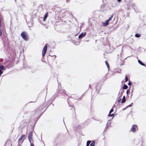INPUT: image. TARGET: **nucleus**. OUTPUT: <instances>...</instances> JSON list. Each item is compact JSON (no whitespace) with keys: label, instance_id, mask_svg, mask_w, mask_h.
<instances>
[{"label":"nucleus","instance_id":"obj_30","mask_svg":"<svg viewBox=\"0 0 146 146\" xmlns=\"http://www.w3.org/2000/svg\"><path fill=\"white\" fill-rule=\"evenodd\" d=\"M3 72L2 71L0 70V76L2 74Z\"/></svg>","mask_w":146,"mask_h":146},{"label":"nucleus","instance_id":"obj_43","mask_svg":"<svg viewBox=\"0 0 146 146\" xmlns=\"http://www.w3.org/2000/svg\"><path fill=\"white\" fill-rule=\"evenodd\" d=\"M55 56V58L56 57V56L55 55H54Z\"/></svg>","mask_w":146,"mask_h":146},{"label":"nucleus","instance_id":"obj_13","mask_svg":"<svg viewBox=\"0 0 146 146\" xmlns=\"http://www.w3.org/2000/svg\"><path fill=\"white\" fill-rule=\"evenodd\" d=\"M128 88V86L126 84H124L123 87V89H126Z\"/></svg>","mask_w":146,"mask_h":146},{"label":"nucleus","instance_id":"obj_5","mask_svg":"<svg viewBox=\"0 0 146 146\" xmlns=\"http://www.w3.org/2000/svg\"><path fill=\"white\" fill-rule=\"evenodd\" d=\"M137 126L136 125H133L131 129V131L133 132H135L136 131L135 127H137Z\"/></svg>","mask_w":146,"mask_h":146},{"label":"nucleus","instance_id":"obj_10","mask_svg":"<svg viewBox=\"0 0 146 146\" xmlns=\"http://www.w3.org/2000/svg\"><path fill=\"white\" fill-rule=\"evenodd\" d=\"M33 133L32 132H30L28 136V139L32 138Z\"/></svg>","mask_w":146,"mask_h":146},{"label":"nucleus","instance_id":"obj_17","mask_svg":"<svg viewBox=\"0 0 146 146\" xmlns=\"http://www.w3.org/2000/svg\"><path fill=\"white\" fill-rule=\"evenodd\" d=\"M91 143V141H90V140L88 141H87V143H86V146H89V145L90 144V143Z\"/></svg>","mask_w":146,"mask_h":146},{"label":"nucleus","instance_id":"obj_40","mask_svg":"<svg viewBox=\"0 0 146 146\" xmlns=\"http://www.w3.org/2000/svg\"><path fill=\"white\" fill-rule=\"evenodd\" d=\"M95 88H96V89L97 88H96V87H95Z\"/></svg>","mask_w":146,"mask_h":146},{"label":"nucleus","instance_id":"obj_39","mask_svg":"<svg viewBox=\"0 0 146 146\" xmlns=\"http://www.w3.org/2000/svg\"><path fill=\"white\" fill-rule=\"evenodd\" d=\"M89 88H91V85H90V84L89 85Z\"/></svg>","mask_w":146,"mask_h":146},{"label":"nucleus","instance_id":"obj_8","mask_svg":"<svg viewBox=\"0 0 146 146\" xmlns=\"http://www.w3.org/2000/svg\"><path fill=\"white\" fill-rule=\"evenodd\" d=\"M123 90L122 89L120 90L119 92V94L118 95L119 96V97H121L122 96L123 93Z\"/></svg>","mask_w":146,"mask_h":146},{"label":"nucleus","instance_id":"obj_29","mask_svg":"<svg viewBox=\"0 0 146 146\" xmlns=\"http://www.w3.org/2000/svg\"><path fill=\"white\" fill-rule=\"evenodd\" d=\"M46 19V17H44V18H43V21H45Z\"/></svg>","mask_w":146,"mask_h":146},{"label":"nucleus","instance_id":"obj_9","mask_svg":"<svg viewBox=\"0 0 146 146\" xmlns=\"http://www.w3.org/2000/svg\"><path fill=\"white\" fill-rule=\"evenodd\" d=\"M138 63L141 65L143 66H146V65L145 66V64L143 63L141 60H138Z\"/></svg>","mask_w":146,"mask_h":146},{"label":"nucleus","instance_id":"obj_15","mask_svg":"<svg viewBox=\"0 0 146 146\" xmlns=\"http://www.w3.org/2000/svg\"><path fill=\"white\" fill-rule=\"evenodd\" d=\"M110 124V123H109V125H108V123H107V124H106V126L105 127V128L104 129V131H106L108 127L109 126V125Z\"/></svg>","mask_w":146,"mask_h":146},{"label":"nucleus","instance_id":"obj_2","mask_svg":"<svg viewBox=\"0 0 146 146\" xmlns=\"http://www.w3.org/2000/svg\"><path fill=\"white\" fill-rule=\"evenodd\" d=\"M21 36L24 40H27L28 34L26 32H22L21 34Z\"/></svg>","mask_w":146,"mask_h":146},{"label":"nucleus","instance_id":"obj_37","mask_svg":"<svg viewBox=\"0 0 146 146\" xmlns=\"http://www.w3.org/2000/svg\"><path fill=\"white\" fill-rule=\"evenodd\" d=\"M127 108H126V107L125 108L123 109V110H125Z\"/></svg>","mask_w":146,"mask_h":146},{"label":"nucleus","instance_id":"obj_28","mask_svg":"<svg viewBox=\"0 0 146 146\" xmlns=\"http://www.w3.org/2000/svg\"><path fill=\"white\" fill-rule=\"evenodd\" d=\"M128 81V78H127V77L126 76L125 77V82H127Z\"/></svg>","mask_w":146,"mask_h":146},{"label":"nucleus","instance_id":"obj_19","mask_svg":"<svg viewBox=\"0 0 146 146\" xmlns=\"http://www.w3.org/2000/svg\"><path fill=\"white\" fill-rule=\"evenodd\" d=\"M4 66L3 65L0 66V70L1 71L4 69Z\"/></svg>","mask_w":146,"mask_h":146},{"label":"nucleus","instance_id":"obj_32","mask_svg":"<svg viewBox=\"0 0 146 146\" xmlns=\"http://www.w3.org/2000/svg\"><path fill=\"white\" fill-rule=\"evenodd\" d=\"M129 90H127V92H126V94H128L129 93Z\"/></svg>","mask_w":146,"mask_h":146},{"label":"nucleus","instance_id":"obj_38","mask_svg":"<svg viewBox=\"0 0 146 146\" xmlns=\"http://www.w3.org/2000/svg\"><path fill=\"white\" fill-rule=\"evenodd\" d=\"M121 99H120V100H118V102H119L120 101H121Z\"/></svg>","mask_w":146,"mask_h":146},{"label":"nucleus","instance_id":"obj_1","mask_svg":"<svg viewBox=\"0 0 146 146\" xmlns=\"http://www.w3.org/2000/svg\"><path fill=\"white\" fill-rule=\"evenodd\" d=\"M57 91L58 94L59 95H62L65 97L66 96H67V94H65L66 92L64 90L60 88L58 89Z\"/></svg>","mask_w":146,"mask_h":146},{"label":"nucleus","instance_id":"obj_6","mask_svg":"<svg viewBox=\"0 0 146 146\" xmlns=\"http://www.w3.org/2000/svg\"><path fill=\"white\" fill-rule=\"evenodd\" d=\"M122 51V48L121 49V52L120 53V54H117V58L118 60H121V54Z\"/></svg>","mask_w":146,"mask_h":146},{"label":"nucleus","instance_id":"obj_33","mask_svg":"<svg viewBox=\"0 0 146 146\" xmlns=\"http://www.w3.org/2000/svg\"><path fill=\"white\" fill-rule=\"evenodd\" d=\"M131 84L130 82H129L128 84L129 85V86H130V85H131Z\"/></svg>","mask_w":146,"mask_h":146},{"label":"nucleus","instance_id":"obj_21","mask_svg":"<svg viewBox=\"0 0 146 146\" xmlns=\"http://www.w3.org/2000/svg\"><path fill=\"white\" fill-rule=\"evenodd\" d=\"M95 146V142L94 141H93L90 144V146Z\"/></svg>","mask_w":146,"mask_h":146},{"label":"nucleus","instance_id":"obj_12","mask_svg":"<svg viewBox=\"0 0 146 146\" xmlns=\"http://www.w3.org/2000/svg\"><path fill=\"white\" fill-rule=\"evenodd\" d=\"M125 102V96H123V98H122V100L121 101V103H124Z\"/></svg>","mask_w":146,"mask_h":146},{"label":"nucleus","instance_id":"obj_18","mask_svg":"<svg viewBox=\"0 0 146 146\" xmlns=\"http://www.w3.org/2000/svg\"><path fill=\"white\" fill-rule=\"evenodd\" d=\"M141 36V35L137 33L135 35V36L137 38Z\"/></svg>","mask_w":146,"mask_h":146},{"label":"nucleus","instance_id":"obj_14","mask_svg":"<svg viewBox=\"0 0 146 146\" xmlns=\"http://www.w3.org/2000/svg\"><path fill=\"white\" fill-rule=\"evenodd\" d=\"M113 14H112L111 15V16L109 18V19H108L107 20L109 22V21H110L111 20L112 18H113Z\"/></svg>","mask_w":146,"mask_h":146},{"label":"nucleus","instance_id":"obj_25","mask_svg":"<svg viewBox=\"0 0 146 146\" xmlns=\"http://www.w3.org/2000/svg\"><path fill=\"white\" fill-rule=\"evenodd\" d=\"M95 120L99 121L100 123H102V122L103 121L102 120H97V119L96 120V119H95Z\"/></svg>","mask_w":146,"mask_h":146},{"label":"nucleus","instance_id":"obj_27","mask_svg":"<svg viewBox=\"0 0 146 146\" xmlns=\"http://www.w3.org/2000/svg\"><path fill=\"white\" fill-rule=\"evenodd\" d=\"M113 108H112L110 111L109 113H111L112 112H113Z\"/></svg>","mask_w":146,"mask_h":146},{"label":"nucleus","instance_id":"obj_24","mask_svg":"<svg viewBox=\"0 0 146 146\" xmlns=\"http://www.w3.org/2000/svg\"><path fill=\"white\" fill-rule=\"evenodd\" d=\"M48 16V13H46L44 15V17H45L46 18Z\"/></svg>","mask_w":146,"mask_h":146},{"label":"nucleus","instance_id":"obj_41","mask_svg":"<svg viewBox=\"0 0 146 146\" xmlns=\"http://www.w3.org/2000/svg\"><path fill=\"white\" fill-rule=\"evenodd\" d=\"M52 104V106H54V104Z\"/></svg>","mask_w":146,"mask_h":146},{"label":"nucleus","instance_id":"obj_3","mask_svg":"<svg viewBox=\"0 0 146 146\" xmlns=\"http://www.w3.org/2000/svg\"><path fill=\"white\" fill-rule=\"evenodd\" d=\"M47 44H46L44 47L42 51V56L43 57L45 55L47 50Z\"/></svg>","mask_w":146,"mask_h":146},{"label":"nucleus","instance_id":"obj_35","mask_svg":"<svg viewBox=\"0 0 146 146\" xmlns=\"http://www.w3.org/2000/svg\"><path fill=\"white\" fill-rule=\"evenodd\" d=\"M31 146H34L33 143L30 144Z\"/></svg>","mask_w":146,"mask_h":146},{"label":"nucleus","instance_id":"obj_34","mask_svg":"<svg viewBox=\"0 0 146 146\" xmlns=\"http://www.w3.org/2000/svg\"><path fill=\"white\" fill-rule=\"evenodd\" d=\"M3 60V59L2 58L0 59V62H2Z\"/></svg>","mask_w":146,"mask_h":146},{"label":"nucleus","instance_id":"obj_11","mask_svg":"<svg viewBox=\"0 0 146 146\" xmlns=\"http://www.w3.org/2000/svg\"><path fill=\"white\" fill-rule=\"evenodd\" d=\"M25 136V135H21V137L19 139V140H18V142H19L21 141L22 140V139H23V138H24Z\"/></svg>","mask_w":146,"mask_h":146},{"label":"nucleus","instance_id":"obj_20","mask_svg":"<svg viewBox=\"0 0 146 146\" xmlns=\"http://www.w3.org/2000/svg\"><path fill=\"white\" fill-rule=\"evenodd\" d=\"M105 63L106 64L107 66V67L108 68V69H109V64L108 63V62L107 61H105Z\"/></svg>","mask_w":146,"mask_h":146},{"label":"nucleus","instance_id":"obj_23","mask_svg":"<svg viewBox=\"0 0 146 146\" xmlns=\"http://www.w3.org/2000/svg\"><path fill=\"white\" fill-rule=\"evenodd\" d=\"M114 115V114H111L109 113L108 115V116L109 117H112Z\"/></svg>","mask_w":146,"mask_h":146},{"label":"nucleus","instance_id":"obj_16","mask_svg":"<svg viewBox=\"0 0 146 146\" xmlns=\"http://www.w3.org/2000/svg\"><path fill=\"white\" fill-rule=\"evenodd\" d=\"M29 140L30 143V144L33 143V140L32 138L28 139Z\"/></svg>","mask_w":146,"mask_h":146},{"label":"nucleus","instance_id":"obj_22","mask_svg":"<svg viewBox=\"0 0 146 146\" xmlns=\"http://www.w3.org/2000/svg\"><path fill=\"white\" fill-rule=\"evenodd\" d=\"M133 105V103H131L130 104L128 105V106L126 107V108H127L128 107H131Z\"/></svg>","mask_w":146,"mask_h":146},{"label":"nucleus","instance_id":"obj_7","mask_svg":"<svg viewBox=\"0 0 146 146\" xmlns=\"http://www.w3.org/2000/svg\"><path fill=\"white\" fill-rule=\"evenodd\" d=\"M109 22L107 20L106 21L105 23H103V26L104 27H106L109 25Z\"/></svg>","mask_w":146,"mask_h":146},{"label":"nucleus","instance_id":"obj_36","mask_svg":"<svg viewBox=\"0 0 146 146\" xmlns=\"http://www.w3.org/2000/svg\"><path fill=\"white\" fill-rule=\"evenodd\" d=\"M121 0H117L118 2H119L121 1Z\"/></svg>","mask_w":146,"mask_h":146},{"label":"nucleus","instance_id":"obj_42","mask_svg":"<svg viewBox=\"0 0 146 146\" xmlns=\"http://www.w3.org/2000/svg\"><path fill=\"white\" fill-rule=\"evenodd\" d=\"M68 1V0H66L67 3V1Z\"/></svg>","mask_w":146,"mask_h":146},{"label":"nucleus","instance_id":"obj_4","mask_svg":"<svg viewBox=\"0 0 146 146\" xmlns=\"http://www.w3.org/2000/svg\"><path fill=\"white\" fill-rule=\"evenodd\" d=\"M86 34V32L82 33L80 34L78 36V38L80 39L82 38L85 36Z\"/></svg>","mask_w":146,"mask_h":146},{"label":"nucleus","instance_id":"obj_26","mask_svg":"<svg viewBox=\"0 0 146 146\" xmlns=\"http://www.w3.org/2000/svg\"><path fill=\"white\" fill-rule=\"evenodd\" d=\"M58 89H60V88H61V84L60 83V84L58 83Z\"/></svg>","mask_w":146,"mask_h":146},{"label":"nucleus","instance_id":"obj_31","mask_svg":"<svg viewBox=\"0 0 146 146\" xmlns=\"http://www.w3.org/2000/svg\"><path fill=\"white\" fill-rule=\"evenodd\" d=\"M40 110L37 111H36V113H40Z\"/></svg>","mask_w":146,"mask_h":146}]
</instances>
